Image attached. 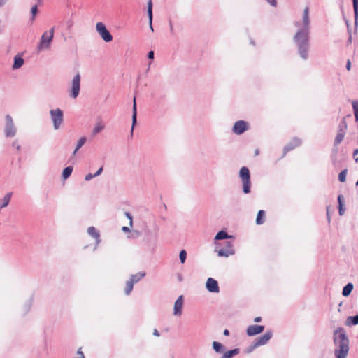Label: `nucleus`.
<instances>
[{"mask_svg": "<svg viewBox=\"0 0 358 358\" xmlns=\"http://www.w3.org/2000/svg\"><path fill=\"white\" fill-rule=\"evenodd\" d=\"M239 177L243 183V192L245 194H249L251 190L250 173L248 167L243 166L239 171Z\"/></svg>", "mask_w": 358, "mask_h": 358, "instance_id": "20e7f679", "label": "nucleus"}, {"mask_svg": "<svg viewBox=\"0 0 358 358\" xmlns=\"http://www.w3.org/2000/svg\"><path fill=\"white\" fill-rule=\"evenodd\" d=\"M172 358H173V357H172Z\"/></svg>", "mask_w": 358, "mask_h": 358, "instance_id": "69168bd1", "label": "nucleus"}, {"mask_svg": "<svg viewBox=\"0 0 358 358\" xmlns=\"http://www.w3.org/2000/svg\"><path fill=\"white\" fill-rule=\"evenodd\" d=\"M264 330V326L263 325H250L246 329V333L248 336H253L257 335Z\"/></svg>", "mask_w": 358, "mask_h": 358, "instance_id": "2eb2a0df", "label": "nucleus"}, {"mask_svg": "<svg viewBox=\"0 0 358 358\" xmlns=\"http://www.w3.org/2000/svg\"><path fill=\"white\" fill-rule=\"evenodd\" d=\"M347 173H348V169H345L339 173L338 180L340 182H345Z\"/></svg>", "mask_w": 358, "mask_h": 358, "instance_id": "2f4dec72", "label": "nucleus"}, {"mask_svg": "<svg viewBox=\"0 0 358 358\" xmlns=\"http://www.w3.org/2000/svg\"><path fill=\"white\" fill-rule=\"evenodd\" d=\"M38 13V7H37V5H34L31 7V15H32V20H34L35 18V16Z\"/></svg>", "mask_w": 358, "mask_h": 358, "instance_id": "f704fd0d", "label": "nucleus"}, {"mask_svg": "<svg viewBox=\"0 0 358 358\" xmlns=\"http://www.w3.org/2000/svg\"><path fill=\"white\" fill-rule=\"evenodd\" d=\"M179 258H180L181 263L183 264L185 262L186 258H187V252L185 250H182L180 252Z\"/></svg>", "mask_w": 358, "mask_h": 358, "instance_id": "72a5a7b5", "label": "nucleus"}, {"mask_svg": "<svg viewBox=\"0 0 358 358\" xmlns=\"http://www.w3.org/2000/svg\"><path fill=\"white\" fill-rule=\"evenodd\" d=\"M248 129V122L244 120H238L234 123L232 131L234 134L241 135Z\"/></svg>", "mask_w": 358, "mask_h": 358, "instance_id": "ddd939ff", "label": "nucleus"}, {"mask_svg": "<svg viewBox=\"0 0 358 358\" xmlns=\"http://www.w3.org/2000/svg\"><path fill=\"white\" fill-rule=\"evenodd\" d=\"M55 27L51 28L48 31H45L41 38L40 43L37 45L38 52L43 50H48L50 48L51 43L54 37Z\"/></svg>", "mask_w": 358, "mask_h": 358, "instance_id": "7ed1b4c3", "label": "nucleus"}, {"mask_svg": "<svg viewBox=\"0 0 358 358\" xmlns=\"http://www.w3.org/2000/svg\"><path fill=\"white\" fill-rule=\"evenodd\" d=\"M212 348L216 353L218 354H222L225 350L224 345L217 341H213L212 343Z\"/></svg>", "mask_w": 358, "mask_h": 358, "instance_id": "aec40b11", "label": "nucleus"}, {"mask_svg": "<svg viewBox=\"0 0 358 358\" xmlns=\"http://www.w3.org/2000/svg\"><path fill=\"white\" fill-rule=\"evenodd\" d=\"M12 146L15 148L17 150L20 151L21 150V146L19 144L18 141L17 140L14 141L12 143Z\"/></svg>", "mask_w": 358, "mask_h": 358, "instance_id": "c9c22d12", "label": "nucleus"}, {"mask_svg": "<svg viewBox=\"0 0 358 358\" xmlns=\"http://www.w3.org/2000/svg\"><path fill=\"white\" fill-rule=\"evenodd\" d=\"M334 355L336 358H346L349 352V339L343 327L334 332Z\"/></svg>", "mask_w": 358, "mask_h": 358, "instance_id": "f03ea898", "label": "nucleus"}, {"mask_svg": "<svg viewBox=\"0 0 358 358\" xmlns=\"http://www.w3.org/2000/svg\"><path fill=\"white\" fill-rule=\"evenodd\" d=\"M156 229H157V231H158L159 229V227H156Z\"/></svg>", "mask_w": 358, "mask_h": 358, "instance_id": "0e129e2a", "label": "nucleus"}, {"mask_svg": "<svg viewBox=\"0 0 358 358\" xmlns=\"http://www.w3.org/2000/svg\"><path fill=\"white\" fill-rule=\"evenodd\" d=\"M51 120L55 130L59 129L64 121V113L60 108H56L50 111Z\"/></svg>", "mask_w": 358, "mask_h": 358, "instance_id": "423d86ee", "label": "nucleus"}, {"mask_svg": "<svg viewBox=\"0 0 358 358\" xmlns=\"http://www.w3.org/2000/svg\"><path fill=\"white\" fill-rule=\"evenodd\" d=\"M225 248L220 249L217 252V255L219 257H228L230 255L234 254V250L232 248L233 243L231 241H227L224 242Z\"/></svg>", "mask_w": 358, "mask_h": 358, "instance_id": "f8f14e48", "label": "nucleus"}, {"mask_svg": "<svg viewBox=\"0 0 358 358\" xmlns=\"http://www.w3.org/2000/svg\"><path fill=\"white\" fill-rule=\"evenodd\" d=\"M102 171H103V167L101 166V167H100V168L97 170V171L94 173V176H95L96 177V176H99V175H101V174Z\"/></svg>", "mask_w": 358, "mask_h": 358, "instance_id": "a18cd8bd", "label": "nucleus"}, {"mask_svg": "<svg viewBox=\"0 0 358 358\" xmlns=\"http://www.w3.org/2000/svg\"><path fill=\"white\" fill-rule=\"evenodd\" d=\"M338 206H341V204H343V196L342 195L338 196Z\"/></svg>", "mask_w": 358, "mask_h": 358, "instance_id": "c03bdc74", "label": "nucleus"}, {"mask_svg": "<svg viewBox=\"0 0 358 358\" xmlns=\"http://www.w3.org/2000/svg\"><path fill=\"white\" fill-rule=\"evenodd\" d=\"M122 230L123 231H124V232H129V231H130V230H129V227H123L122 228Z\"/></svg>", "mask_w": 358, "mask_h": 358, "instance_id": "603ef678", "label": "nucleus"}, {"mask_svg": "<svg viewBox=\"0 0 358 358\" xmlns=\"http://www.w3.org/2000/svg\"><path fill=\"white\" fill-rule=\"evenodd\" d=\"M347 129V124L343 119L341 124L338 126V131L337 132L336 136L334 139V146L336 147L338 144H340L344 138L345 134V129Z\"/></svg>", "mask_w": 358, "mask_h": 358, "instance_id": "9b49d317", "label": "nucleus"}, {"mask_svg": "<svg viewBox=\"0 0 358 358\" xmlns=\"http://www.w3.org/2000/svg\"><path fill=\"white\" fill-rule=\"evenodd\" d=\"M345 211L344 204L338 206V213L340 215H343Z\"/></svg>", "mask_w": 358, "mask_h": 358, "instance_id": "e433bc0d", "label": "nucleus"}, {"mask_svg": "<svg viewBox=\"0 0 358 358\" xmlns=\"http://www.w3.org/2000/svg\"><path fill=\"white\" fill-rule=\"evenodd\" d=\"M145 275L146 273L145 271H141L131 275L129 280L126 282V287L124 289L125 294L127 296L129 295L133 290L134 285L138 282L145 276Z\"/></svg>", "mask_w": 358, "mask_h": 358, "instance_id": "39448f33", "label": "nucleus"}, {"mask_svg": "<svg viewBox=\"0 0 358 358\" xmlns=\"http://www.w3.org/2000/svg\"><path fill=\"white\" fill-rule=\"evenodd\" d=\"M104 129V125L101 124L100 122H98L94 126L93 130H92V134L94 136L96 135L99 132H101Z\"/></svg>", "mask_w": 358, "mask_h": 358, "instance_id": "c85d7f7f", "label": "nucleus"}, {"mask_svg": "<svg viewBox=\"0 0 358 358\" xmlns=\"http://www.w3.org/2000/svg\"><path fill=\"white\" fill-rule=\"evenodd\" d=\"M255 155H259V150H255Z\"/></svg>", "mask_w": 358, "mask_h": 358, "instance_id": "bf43d9fd", "label": "nucleus"}, {"mask_svg": "<svg viewBox=\"0 0 358 358\" xmlns=\"http://www.w3.org/2000/svg\"><path fill=\"white\" fill-rule=\"evenodd\" d=\"M353 284L351 282L348 283L343 289L342 294L343 296H348L353 289Z\"/></svg>", "mask_w": 358, "mask_h": 358, "instance_id": "5701e85b", "label": "nucleus"}, {"mask_svg": "<svg viewBox=\"0 0 358 358\" xmlns=\"http://www.w3.org/2000/svg\"><path fill=\"white\" fill-rule=\"evenodd\" d=\"M251 43H252V45H254V44H255L253 41H251Z\"/></svg>", "mask_w": 358, "mask_h": 358, "instance_id": "e2e57ef3", "label": "nucleus"}, {"mask_svg": "<svg viewBox=\"0 0 358 358\" xmlns=\"http://www.w3.org/2000/svg\"><path fill=\"white\" fill-rule=\"evenodd\" d=\"M206 287L208 292L212 293H218L220 291L217 281L212 278L207 279Z\"/></svg>", "mask_w": 358, "mask_h": 358, "instance_id": "4468645a", "label": "nucleus"}, {"mask_svg": "<svg viewBox=\"0 0 358 358\" xmlns=\"http://www.w3.org/2000/svg\"><path fill=\"white\" fill-rule=\"evenodd\" d=\"M96 30L105 42L112 41L113 36L103 22H97L96 24Z\"/></svg>", "mask_w": 358, "mask_h": 358, "instance_id": "6e6552de", "label": "nucleus"}, {"mask_svg": "<svg viewBox=\"0 0 358 358\" xmlns=\"http://www.w3.org/2000/svg\"><path fill=\"white\" fill-rule=\"evenodd\" d=\"M17 128L15 126L13 120L10 115L5 116L4 134L7 138H12L16 135Z\"/></svg>", "mask_w": 358, "mask_h": 358, "instance_id": "0eeeda50", "label": "nucleus"}, {"mask_svg": "<svg viewBox=\"0 0 358 358\" xmlns=\"http://www.w3.org/2000/svg\"><path fill=\"white\" fill-rule=\"evenodd\" d=\"M148 17H149L150 21H151L152 20V1L151 0H150L149 2H148Z\"/></svg>", "mask_w": 358, "mask_h": 358, "instance_id": "473e14b6", "label": "nucleus"}, {"mask_svg": "<svg viewBox=\"0 0 358 358\" xmlns=\"http://www.w3.org/2000/svg\"><path fill=\"white\" fill-rule=\"evenodd\" d=\"M273 336V333L271 330L267 331L264 335L258 337L256 338L252 344V345L250 347V349L249 350V352H251L255 348L265 345L268 343V341Z\"/></svg>", "mask_w": 358, "mask_h": 358, "instance_id": "1a4fd4ad", "label": "nucleus"}, {"mask_svg": "<svg viewBox=\"0 0 358 358\" xmlns=\"http://www.w3.org/2000/svg\"><path fill=\"white\" fill-rule=\"evenodd\" d=\"M73 167L69 166L64 169L62 171V178L66 180L67 179L72 173Z\"/></svg>", "mask_w": 358, "mask_h": 358, "instance_id": "bb28decb", "label": "nucleus"}, {"mask_svg": "<svg viewBox=\"0 0 358 358\" xmlns=\"http://www.w3.org/2000/svg\"><path fill=\"white\" fill-rule=\"evenodd\" d=\"M87 233L96 240V245H98L101 242L99 231L94 227H90L87 229Z\"/></svg>", "mask_w": 358, "mask_h": 358, "instance_id": "a211bd4d", "label": "nucleus"}, {"mask_svg": "<svg viewBox=\"0 0 358 358\" xmlns=\"http://www.w3.org/2000/svg\"><path fill=\"white\" fill-rule=\"evenodd\" d=\"M223 334L224 336H229V331L228 329H225L223 332Z\"/></svg>", "mask_w": 358, "mask_h": 358, "instance_id": "6e6d98bb", "label": "nucleus"}, {"mask_svg": "<svg viewBox=\"0 0 358 358\" xmlns=\"http://www.w3.org/2000/svg\"><path fill=\"white\" fill-rule=\"evenodd\" d=\"M348 42H351V36H350V38L348 39Z\"/></svg>", "mask_w": 358, "mask_h": 358, "instance_id": "052dcab7", "label": "nucleus"}, {"mask_svg": "<svg viewBox=\"0 0 358 358\" xmlns=\"http://www.w3.org/2000/svg\"><path fill=\"white\" fill-rule=\"evenodd\" d=\"M153 335L156 336H159V332L157 331V329H155L153 331Z\"/></svg>", "mask_w": 358, "mask_h": 358, "instance_id": "de8ad7c7", "label": "nucleus"}, {"mask_svg": "<svg viewBox=\"0 0 358 358\" xmlns=\"http://www.w3.org/2000/svg\"><path fill=\"white\" fill-rule=\"evenodd\" d=\"M346 324L349 326L358 324V315L348 317Z\"/></svg>", "mask_w": 358, "mask_h": 358, "instance_id": "b1692460", "label": "nucleus"}, {"mask_svg": "<svg viewBox=\"0 0 358 358\" xmlns=\"http://www.w3.org/2000/svg\"><path fill=\"white\" fill-rule=\"evenodd\" d=\"M26 313L29 311L30 308H31V300H29L27 303H26Z\"/></svg>", "mask_w": 358, "mask_h": 358, "instance_id": "79ce46f5", "label": "nucleus"}, {"mask_svg": "<svg viewBox=\"0 0 358 358\" xmlns=\"http://www.w3.org/2000/svg\"><path fill=\"white\" fill-rule=\"evenodd\" d=\"M240 350L238 348H234L233 350H228L227 352H224L221 358H232L234 356L239 354Z\"/></svg>", "mask_w": 358, "mask_h": 358, "instance_id": "4be33fe9", "label": "nucleus"}, {"mask_svg": "<svg viewBox=\"0 0 358 358\" xmlns=\"http://www.w3.org/2000/svg\"><path fill=\"white\" fill-rule=\"evenodd\" d=\"M301 144V141L298 138H294L291 142L286 145L284 148V155L289 151L294 149Z\"/></svg>", "mask_w": 358, "mask_h": 358, "instance_id": "f3484780", "label": "nucleus"}, {"mask_svg": "<svg viewBox=\"0 0 358 358\" xmlns=\"http://www.w3.org/2000/svg\"><path fill=\"white\" fill-rule=\"evenodd\" d=\"M271 6L275 7L277 6V0H266Z\"/></svg>", "mask_w": 358, "mask_h": 358, "instance_id": "ea45409f", "label": "nucleus"}, {"mask_svg": "<svg viewBox=\"0 0 358 358\" xmlns=\"http://www.w3.org/2000/svg\"><path fill=\"white\" fill-rule=\"evenodd\" d=\"M152 20L151 21L149 20V24H150V29L153 31H154V29H153V27H152Z\"/></svg>", "mask_w": 358, "mask_h": 358, "instance_id": "864d4df0", "label": "nucleus"}, {"mask_svg": "<svg viewBox=\"0 0 358 358\" xmlns=\"http://www.w3.org/2000/svg\"><path fill=\"white\" fill-rule=\"evenodd\" d=\"M125 215H126V217H127L130 220V221H129V224H130L131 226H132V224H133V221H132V215H131V213H129V212H126V213H125Z\"/></svg>", "mask_w": 358, "mask_h": 358, "instance_id": "4c0bfd02", "label": "nucleus"}, {"mask_svg": "<svg viewBox=\"0 0 358 358\" xmlns=\"http://www.w3.org/2000/svg\"><path fill=\"white\" fill-rule=\"evenodd\" d=\"M169 27L171 33L173 34V27L171 22H169Z\"/></svg>", "mask_w": 358, "mask_h": 358, "instance_id": "09e8293b", "label": "nucleus"}, {"mask_svg": "<svg viewBox=\"0 0 358 358\" xmlns=\"http://www.w3.org/2000/svg\"><path fill=\"white\" fill-rule=\"evenodd\" d=\"M352 3L355 12V24L357 25L358 23V0H352Z\"/></svg>", "mask_w": 358, "mask_h": 358, "instance_id": "cd10ccee", "label": "nucleus"}, {"mask_svg": "<svg viewBox=\"0 0 358 358\" xmlns=\"http://www.w3.org/2000/svg\"><path fill=\"white\" fill-rule=\"evenodd\" d=\"M332 162H333V164L334 166H336L337 162H336V159L334 157H332Z\"/></svg>", "mask_w": 358, "mask_h": 358, "instance_id": "4d7b16f0", "label": "nucleus"}, {"mask_svg": "<svg viewBox=\"0 0 358 358\" xmlns=\"http://www.w3.org/2000/svg\"><path fill=\"white\" fill-rule=\"evenodd\" d=\"M7 0H0V7L3 6Z\"/></svg>", "mask_w": 358, "mask_h": 358, "instance_id": "5fc2aeb1", "label": "nucleus"}, {"mask_svg": "<svg viewBox=\"0 0 358 358\" xmlns=\"http://www.w3.org/2000/svg\"><path fill=\"white\" fill-rule=\"evenodd\" d=\"M356 155H358V149H355L353 152L354 159L357 163H358V157H356Z\"/></svg>", "mask_w": 358, "mask_h": 358, "instance_id": "37998d69", "label": "nucleus"}, {"mask_svg": "<svg viewBox=\"0 0 358 358\" xmlns=\"http://www.w3.org/2000/svg\"><path fill=\"white\" fill-rule=\"evenodd\" d=\"M96 177L94 176V174H92V173H88L85 176V180L86 181H90V180H92L93 178Z\"/></svg>", "mask_w": 358, "mask_h": 358, "instance_id": "58836bf2", "label": "nucleus"}, {"mask_svg": "<svg viewBox=\"0 0 358 358\" xmlns=\"http://www.w3.org/2000/svg\"><path fill=\"white\" fill-rule=\"evenodd\" d=\"M350 67H351L350 61L348 60L347 64H346V69L349 71V70H350Z\"/></svg>", "mask_w": 358, "mask_h": 358, "instance_id": "49530a36", "label": "nucleus"}, {"mask_svg": "<svg viewBox=\"0 0 358 358\" xmlns=\"http://www.w3.org/2000/svg\"><path fill=\"white\" fill-rule=\"evenodd\" d=\"M137 122V108H136V97L134 98L133 100V107H132V126L131 129V136H133L134 128Z\"/></svg>", "mask_w": 358, "mask_h": 358, "instance_id": "6ab92c4d", "label": "nucleus"}, {"mask_svg": "<svg viewBox=\"0 0 358 358\" xmlns=\"http://www.w3.org/2000/svg\"><path fill=\"white\" fill-rule=\"evenodd\" d=\"M327 220L329 221V222H330V216H329V207H327Z\"/></svg>", "mask_w": 358, "mask_h": 358, "instance_id": "3c124183", "label": "nucleus"}, {"mask_svg": "<svg viewBox=\"0 0 358 358\" xmlns=\"http://www.w3.org/2000/svg\"><path fill=\"white\" fill-rule=\"evenodd\" d=\"M261 321H262V317H256L254 319V322H260Z\"/></svg>", "mask_w": 358, "mask_h": 358, "instance_id": "8fccbe9b", "label": "nucleus"}, {"mask_svg": "<svg viewBox=\"0 0 358 358\" xmlns=\"http://www.w3.org/2000/svg\"><path fill=\"white\" fill-rule=\"evenodd\" d=\"M183 306V296H180L174 303L173 308V314L176 316H180L182 315V310Z\"/></svg>", "mask_w": 358, "mask_h": 358, "instance_id": "dca6fc26", "label": "nucleus"}, {"mask_svg": "<svg viewBox=\"0 0 358 358\" xmlns=\"http://www.w3.org/2000/svg\"><path fill=\"white\" fill-rule=\"evenodd\" d=\"M354 110L355 121L358 122V100H354L352 102Z\"/></svg>", "mask_w": 358, "mask_h": 358, "instance_id": "7c9ffc66", "label": "nucleus"}, {"mask_svg": "<svg viewBox=\"0 0 358 358\" xmlns=\"http://www.w3.org/2000/svg\"><path fill=\"white\" fill-rule=\"evenodd\" d=\"M265 215V212L263 210H260L256 218L257 224H262L264 223V220H262V217Z\"/></svg>", "mask_w": 358, "mask_h": 358, "instance_id": "c756f323", "label": "nucleus"}, {"mask_svg": "<svg viewBox=\"0 0 358 358\" xmlns=\"http://www.w3.org/2000/svg\"><path fill=\"white\" fill-rule=\"evenodd\" d=\"M42 1L43 0H37V2H38V4H41L42 3Z\"/></svg>", "mask_w": 358, "mask_h": 358, "instance_id": "13d9d810", "label": "nucleus"}, {"mask_svg": "<svg viewBox=\"0 0 358 358\" xmlns=\"http://www.w3.org/2000/svg\"><path fill=\"white\" fill-rule=\"evenodd\" d=\"M155 57V52L154 51L151 50L148 53V58L149 59H153Z\"/></svg>", "mask_w": 358, "mask_h": 358, "instance_id": "a19ab883", "label": "nucleus"}, {"mask_svg": "<svg viewBox=\"0 0 358 358\" xmlns=\"http://www.w3.org/2000/svg\"><path fill=\"white\" fill-rule=\"evenodd\" d=\"M356 186L358 187V180L356 182Z\"/></svg>", "mask_w": 358, "mask_h": 358, "instance_id": "680f3d73", "label": "nucleus"}, {"mask_svg": "<svg viewBox=\"0 0 358 358\" xmlns=\"http://www.w3.org/2000/svg\"><path fill=\"white\" fill-rule=\"evenodd\" d=\"M86 141H87V138H86V137H84V136L81 137L78 141V143H77V145L76 146V148H75V150L73 152V155H76V153L78 151V150L82 148V146L85 143Z\"/></svg>", "mask_w": 358, "mask_h": 358, "instance_id": "393cba45", "label": "nucleus"}, {"mask_svg": "<svg viewBox=\"0 0 358 358\" xmlns=\"http://www.w3.org/2000/svg\"><path fill=\"white\" fill-rule=\"evenodd\" d=\"M24 59L19 55H17L14 57V63L13 64L12 68L13 69H17L22 67V66L24 64Z\"/></svg>", "mask_w": 358, "mask_h": 358, "instance_id": "412c9836", "label": "nucleus"}, {"mask_svg": "<svg viewBox=\"0 0 358 358\" xmlns=\"http://www.w3.org/2000/svg\"><path fill=\"white\" fill-rule=\"evenodd\" d=\"M231 238L230 236L228 235V234L223 230L220 231L215 236V240H223Z\"/></svg>", "mask_w": 358, "mask_h": 358, "instance_id": "a878e982", "label": "nucleus"}, {"mask_svg": "<svg viewBox=\"0 0 358 358\" xmlns=\"http://www.w3.org/2000/svg\"><path fill=\"white\" fill-rule=\"evenodd\" d=\"M294 26L298 28L296 33L293 37L297 52L302 59L307 60L308 59V52L310 47V20L308 7H306L303 10L302 21L295 22Z\"/></svg>", "mask_w": 358, "mask_h": 358, "instance_id": "f257e3e1", "label": "nucleus"}, {"mask_svg": "<svg viewBox=\"0 0 358 358\" xmlns=\"http://www.w3.org/2000/svg\"><path fill=\"white\" fill-rule=\"evenodd\" d=\"M80 89V75L78 73L73 78L71 87V96L73 99L78 97Z\"/></svg>", "mask_w": 358, "mask_h": 358, "instance_id": "9d476101", "label": "nucleus"}]
</instances>
